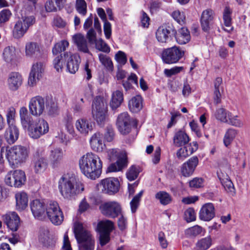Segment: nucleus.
<instances>
[{
	"label": "nucleus",
	"instance_id": "dca6fc26",
	"mask_svg": "<svg viewBox=\"0 0 250 250\" xmlns=\"http://www.w3.org/2000/svg\"><path fill=\"white\" fill-rule=\"evenodd\" d=\"M42 52L41 45L36 42H28L25 44V53L27 57L39 58L42 56Z\"/></svg>",
	"mask_w": 250,
	"mask_h": 250
},
{
	"label": "nucleus",
	"instance_id": "a878e982",
	"mask_svg": "<svg viewBox=\"0 0 250 250\" xmlns=\"http://www.w3.org/2000/svg\"><path fill=\"white\" fill-rule=\"evenodd\" d=\"M215 216L214 207L211 203L204 204L199 212V218L205 221L211 220Z\"/></svg>",
	"mask_w": 250,
	"mask_h": 250
},
{
	"label": "nucleus",
	"instance_id": "6ab92c4d",
	"mask_svg": "<svg viewBox=\"0 0 250 250\" xmlns=\"http://www.w3.org/2000/svg\"><path fill=\"white\" fill-rule=\"evenodd\" d=\"M90 146L93 150L101 152L105 148V146L104 142V135L100 132L93 134L90 139Z\"/></svg>",
	"mask_w": 250,
	"mask_h": 250
},
{
	"label": "nucleus",
	"instance_id": "1a4fd4ad",
	"mask_svg": "<svg viewBox=\"0 0 250 250\" xmlns=\"http://www.w3.org/2000/svg\"><path fill=\"white\" fill-rule=\"evenodd\" d=\"M185 54V51L181 47L174 46L164 49L162 54L163 62L167 64L177 62Z\"/></svg>",
	"mask_w": 250,
	"mask_h": 250
},
{
	"label": "nucleus",
	"instance_id": "e2e57ef3",
	"mask_svg": "<svg viewBox=\"0 0 250 250\" xmlns=\"http://www.w3.org/2000/svg\"><path fill=\"white\" fill-rule=\"evenodd\" d=\"M139 173L138 168L135 166H132L126 172L127 178L129 181H133L136 179Z\"/></svg>",
	"mask_w": 250,
	"mask_h": 250
},
{
	"label": "nucleus",
	"instance_id": "680f3d73",
	"mask_svg": "<svg viewBox=\"0 0 250 250\" xmlns=\"http://www.w3.org/2000/svg\"><path fill=\"white\" fill-rule=\"evenodd\" d=\"M227 124L237 127H241L243 125V123L238 118V116H232L230 113V117L228 119Z\"/></svg>",
	"mask_w": 250,
	"mask_h": 250
},
{
	"label": "nucleus",
	"instance_id": "393cba45",
	"mask_svg": "<svg viewBox=\"0 0 250 250\" xmlns=\"http://www.w3.org/2000/svg\"><path fill=\"white\" fill-rule=\"evenodd\" d=\"M213 12L210 9L204 10L201 17V24L202 30L206 32H208L211 26L213 19Z\"/></svg>",
	"mask_w": 250,
	"mask_h": 250
},
{
	"label": "nucleus",
	"instance_id": "39448f33",
	"mask_svg": "<svg viewBox=\"0 0 250 250\" xmlns=\"http://www.w3.org/2000/svg\"><path fill=\"white\" fill-rule=\"evenodd\" d=\"M35 22L36 19L34 16H22L15 22L13 26V37L17 39L22 38Z\"/></svg>",
	"mask_w": 250,
	"mask_h": 250
},
{
	"label": "nucleus",
	"instance_id": "4c0bfd02",
	"mask_svg": "<svg viewBox=\"0 0 250 250\" xmlns=\"http://www.w3.org/2000/svg\"><path fill=\"white\" fill-rule=\"evenodd\" d=\"M230 113L229 111L223 107H220L216 109L214 116L215 118L223 123H227L228 119L230 117Z\"/></svg>",
	"mask_w": 250,
	"mask_h": 250
},
{
	"label": "nucleus",
	"instance_id": "3c124183",
	"mask_svg": "<svg viewBox=\"0 0 250 250\" xmlns=\"http://www.w3.org/2000/svg\"><path fill=\"white\" fill-rule=\"evenodd\" d=\"M58 203L54 201H50L46 203L45 212L46 215L61 210Z\"/></svg>",
	"mask_w": 250,
	"mask_h": 250
},
{
	"label": "nucleus",
	"instance_id": "5fc2aeb1",
	"mask_svg": "<svg viewBox=\"0 0 250 250\" xmlns=\"http://www.w3.org/2000/svg\"><path fill=\"white\" fill-rule=\"evenodd\" d=\"M203 231V228L198 225L188 229L186 230V234L189 237H195L201 234Z\"/></svg>",
	"mask_w": 250,
	"mask_h": 250
},
{
	"label": "nucleus",
	"instance_id": "f704fd0d",
	"mask_svg": "<svg viewBox=\"0 0 250 250\" xmlns=\"http://www.w3.org/2000/svg\"><path fill=\"white\" fill-rule=\"evenodd\" d=\"M130 110L134 113L139 112L143 107L142 98L140 95L133 97L128 103Z\"/></svg>",
	"mask_w": 250,
	"mask_h": 250
},
{
	"label": "nucleus",
	"instance_id": "4468645a",
	"mask_svg": "<svg viewBox=\"0 0 250 250\" xmlns=\"http://www.w3.org/2000/svg\"><path fill=\"white\" fill-rule=\"evenodd\" d=\"M43 63L37 62L33 64L29 74L28 83L31 86H34L42 77L43 71Z\"/></svg>",
	"mask_w": 250,
	"mask_h": 250
},
{
	"label": "nucleus",
	"instance_id": "0e129e2a",
	"mask_svg": "<svg viewBox=\"0 0 250 250\" xmlns=\"http://www.w3.org/2000/svg\"><path fill=\"white\" fill-rule=\"evenodd\" d=\"M11 16V13L8 9H3L0 12V26H2L7 22Z\"/></svg>",
	"mask_w": 250,
	"mask_h": 250
},
{
	"label": "nucleus",
	"instance_id": "de8ad7c7",
	"mask_svg": "<svg viewBox=\"0 0 250 250\" xmlns=\"http://www.w3.org/2000/svg\"><path fill=\"white\" fill-rule=\"evenodd\" d=\"M69 46V42L66 40H62L56 43L52 48V53L54 55H58L62 51H64Z\"/></svg>",
	"mask_w": 250,
	"mask_h": 250
},
{
	"label": "nucleus",
	"instance_id": "9d476101",
	"mask_svg": "<svg viewBox=\"0 0 250 250\" xmlns=\"http://www.w3.org/2000/svg\"><path fill=\"white\" fill-rule=\"evenodd\" d=\"M30 115L35 117L42 115L45 109V103L44 99L40 96L32 98L29 103Z\"/></svg>",
	"mask_w": 250,
	"mask_h": 250
},
{
	"label": "nucleus",
	"instance_id": "4be33fe9",
	"mask_svg": "<svg viewBox=\"0 0 250 250\" xmlns=\"http://www.w3.org/2000/svg\"><path fill=\"white\" fill-rule=\"evenodd\" d=\"M39 239L40 242L47 248L53 247L56 243L55 238L50 234L49 230L46 228L40 229Z\"/></svg>",
	"mask_w": 250,
	"mask_h": 250
},
{
	"label": "nucleus",
	"instance_id": "423d86ee",
	"mask_svg": "<svg viewBox=\"0 0 250 250\" xmlns=\"http://www.w3.org/2000/svg\"><path fill=\"white\" fill-rule=\"evenodd\" d=\"M109 158L111 160L116 158L118 160L115 163L111 164L107 169L108 172H117L121 170L126 167L127 164V153L125 151H119L115 148L107 151Z\"/></svg>",
	"mask_w": 250,
	"mask_h": 250
},
{
	"label": "nucleus",
	"instance_id": "c756f323",
	"mask_svg": "<svg viewBox=\"0 0 250 250\" xmlns=\"http://www.w3.org/2000/svg\"><path fill=\"white\" fill-rule=\"evenodd\" d=\"M66 0H47L45 8L47 12H56L60 10L64 6Z\"/></svg>",
	"mask_w": 250,
	"mask_h": 250
},
{
	"label": "nucleus",
	"instance_id": "bb28decb",
	"mask_svg": "<svg viewBox=\"0 0 250 250\" xmlns=\"http://www.w3.org/2000/svg\"><path fill=\"white\" fill-rule=\"evenodd\" d=\"M22 83V78L21 75L18 72L11 73L7 79L9 88L12 91L18 90Z\"/></svg>",
	"mask_w": 250,
	"mask_h": 250
},
{
	"label": "nucleus",
	"instance_id": "2eb2a0df",
	"mask_svg": "<svg viewBox=\"0 0 250 250\" xmlns=\"http://www.w3.org/2000/svg\"><path fill=\"white\" fill-rule=\"evenodd\" d=\"M170 33L175 35L176 30L170 25H163L159 27L156 32L157 41L161 43L168 42L170 37Z\"/></svg>",
	"mask_w": 250,
	"mask_h": 250
},
{
	"label": "nucleus",
	"instance_id": "09e8293b",
	"mask_svg": "<svg viewBox=\"0 0 250 250\" xmlns=\"http://www.w3.org/2000/svg\"><path fill=\"white\" fill-rule=\"evenodd\" d=\"M155 198L160 201L161 204L166 205L171 201V196L167 192L160 191L155 194Z\"/></svg>",
	"mask_w": 250,
	"mask_h": 250
},
{
	"label": "nucleus",
	"instance_id": "6e6d98bb",
	"mask_svg": "<svg viewBox=\"0 0 250 250\" xmlns=\"http://www.w3.org/2000/svg\"><path fill=\"white\" fill-rule=\"evenodd\" d=\"M94 43L96 48L100 51L108 53L110 51L109 46L101 39L97 40Z\"/></svg>",
	"mask_w": 250,
	"mask_h": 250
},
{
	"label": "nucleus",
	"instance_id": "b1692460",
	"mask_svg": "<svg viewBox=\"0 0 250 250\" xmlns=\"http://www.w3.org/2000/svg\"><path fill=\"white\" fill-rule=\"evenodd\" d=\"M75 125L78 132L83 136L87 135L93 129L92 123L90 121L84 118L77 120L76 121Z\"/></svg>",
	"mask_w": 250,
	"mask_h": 250
},
{
	"label": "nucleus",
	"instance_id": "cd10ccee",
	"mask_svg": "<svg viewBox=\"0 0 250 250\" xmlns=\"http://www.w3.org/2000/svg\"><path fill=\"white\" fill-rule=\"evenodd\" d=\"M19 135V129L15 124L8 125L4 134L7 143L9 144H14L18 140Z\"/></svg>",
	"mask_w": 250,
	"mask_h": 250
},
{
	"label": "nucleus",
	"instance_id": "4d7b16f0",
	"mask_svg": "<svg viewBox=\"0 0 250 250\" xmlns=\"http://www.w3.org/2000/svg\"><path fill=\"white\" fill-rule=\"evenodd\" d=\"M16 111L15 108L11 106L8 108L6 114V121L8 125L15 124Z\"/></svg>",
	"mask_w": 250,
	"mask_h": 250
},
{
	"label": "nucleus",
	"instance_id": "72a5a7b5",
	"mask_svg": "<svg viewBox=\"0 0 250 250\" xmlns=\"http://www.w3.org/2000/svg\"><path fill=\"white\" fill-rule=\"evenodd\" d=\"M175 36L177 42L180 44H185L188 43L190 39L189 31L187 28L182 27Z\"/></svg>",
	"mask_w": 250,
	"mask_h": 250
},
{
	"label": "nucleus",
	"instance_id": "bf43d9fd",
	"mask_svg": "<svg viewBox=\"0 0 250 250\" xmlns=\"http://www.w3.org/2000/svg\"><path fill=\"white\" fill-rule=\"evenodd\" d=\"M79 250H94L95 246V240H91L88 239L86 242L78 243Z\"/></svg>",
	"mask_w": 250,
	"mask_h": 250
},
{
	"label": "nucleus",
	"instance_id": "c9c22d12",
	"mask_svg": "<svg viewBox=\"0 0 250 250\" xmlns=\"http://www.w3.org/2000/svg\"><path fill=\"white\" fill-rule=\"evenodd\" d=\"M124 100L123 94L120 90H116L112 93L110 105L112 109H115L120 106Z\"/></svg>",
	"mask_w": 250,
	"mask_h": 250
},
{
	"label": "nucleus",
	"instance_id": "58836bf2",
	"mask_svg": "<svg viewBox=\"0 0 250 250\" xmlns=\"http://www.w3.org/2000/svg\"><path fill=\"white\" fill-rule=\"evenodd\" d=\"M51 222L56 226L61 225L63 221L64 216L62 210L47 215Z\"/></svg>",
	"mask_w": 250,
	"mask_h": 250
},
{
	"label": "nucleus",
	"instance_id": "f8f14e48",
	"mask_svg": "<svg viewBox=\"0 0 250 250\" xmlns=\"http://www.w3.org/2000/svg\"><path fill=\"white\" fill-rule=\"evenodd\" d=\"M120 183L117 178L110 177L101 180L99 187L103 192L109 194L116 193L119 190Z\"/></svg>",
	"mask_w": 250,
	"mask_h": 250
},
{
	"label": "nucleus",
	"instance_id": "5701e85b",
	"mask_svg": "<svg viewBox=\"0 0 250 250\" xmlns=\"http://www.w3.org/2000/svg\"><path fill=\"white\" fill-rule=\"evenodd\" d=\"M45 206L46 204L39 199L34 200L31 202V210L35 218L41 219L44 215Z\"/></svg>",
	"mask_w": 250,
	"mask_h": 250
},
{
	"label": "nucleus",
	"instance_id": "052dcab7",
	"mask_svg": "<svg viewBox=\"0 0 250 250\" xmlns=\"http://www.w3.org/2000/svg\"><path fill=\"white\" fill-rule=\"evenodd\" d=\"M76 8L80 14L84 16L86 14V3L84 0H76Z\"/></svg>",
	"mask_w": 250,
	"mask_h": 250
},
{
	"label": "nucleus",
	"instance_id": "0eeeda50",
	"mask_svg": "<svg viewBox=\"0 0 250 250\" xmlns=\"http://www.w3.org/2000/svg\"><path fill=\"white\" fill-rule=\"evenodd\" d=\"M92 114L98 124L102 125L106 120L107 104L101 97H96L92 103Z\"/></svg>",
	"mask_w": 250,
	"mask_h": 250
},
{
	"label": "nucleus",
	"instance_id": "e433bc0d",
	"mask_svg": "<svg viewBox=\"0 0 250 250\" xmlns=\"http://www.w3.org/2000/svg\"><path fill=\"white\" fill-rule=\"evenodd\" d=\"M100 233H110L114 229L113 222L108 220L100 221L97 226Z\"/></svg>",
	"mask_w": 250,
	"mask_h": 250
},
{
	"label": "nucleus",
	"instance_id": "49530a36",
	"mask_svg": "<svg viewBox=\"0 0 250 250\" xmlns=\"http://www.w3.org/2000/svg\"><path fill=\"white\" fill-rule=\"evenodd\" d=\"M211 244L212 240L210 236L202 238L196 243V250H206L211 246Z\"/></svg>",
	"mask_w": 250,
	"mask_h": 250
},
{
	"label": "nucleus",
	"instance_id": "69168bd1",
	"mask_svg": "<svg viewBox=\"0 0 250 250\" xmlns=\"http://www.w3.org/2000/svg\"><path fill=\"white\" fill-rule=\"evenodd\" d=\"M173 18L180 24L183 25L185 23V16L183 12L176 10L172 13Z\"/></svg>",
	"mask_w": 250,
	"mask_h": 250
},
{
	"label": "nucleus",
	"instance_id": "f3484780",
	"mask_svg": "<svg viewBox=\"0 0 250 250\" xmlns=\"http://www.w3.org/2000/svg\"><path fill=\"white\" fill-rule=\"evenodd\" d=\"M199 163L197 156H193L184 163L181 167V172L184 177H189L192 175Z\"/></svg>",
	"mask_w": 250,
	"mask_h": 250
},
{
	"label": "nucleus",
	"instance_id": "473e14b6",
	"mask_svg": "<svg viewBox=\"0 0 250 250\" xmlns=\"http://www.w3.org/2000/svg\"><path fill=\"white\" fill-rule=\"evenodd\" d=\"M72 39L79 51L84 53H88L87 41L83 35L81 34H75L73 36Z\"/></svg>",
	"mask_w": 250,
	"mask_h": 250
},
{
	"label": "nucleus",
	"instance_id": "ddd939ff",
	"mask_svg": "<svg viewBox=\"0 0 250 250\" xmlns=\"http://www.w3.org/2000/svg\"><path fill=\"white\" fill-rule=\"evenodd\" d=\"M116 125L119 132L123 135H126L130 132L131 118L127 112H123L119 115Z\"/></svg>",
	"mask_w": 250,
	"mask_h": 250
},
{
	"label": "nucleus",
	"instance_id": "9b49d317",
	"mask_svg": "<svg viewBox=\"0 0 250 250\" xmlns=\"http://www.w3.org/2000/svg\"><path fill=\"white\" fill-rule=\"evenodd\" d=\"M100 208L103 214L111 218L117 217L122 212L121 205L115 201L104 203L100 206Z\"/></svg>",
	"mask_w": 250,
	"mask_h": 250
},
{
	"label": "nucleus",
	"instance_id": "864d4df0",
	"mask_svg": "<svg viewBox=\"0 0 250 250\" xmlns=\"http://www.w3.org/2000/svg\"><path fill=\"white\" fill-rule=\"evenodd\" d=\"M45 108L49 115L54 116L58 114V106L52 100L46 102L45 103Z\"/></svg>",
	"mask_w": 250,
	"mask_h": 250
},
{
	"label": "nucleus",
	"instance_id": "603ef678",
	"mask_svg": "<svg viewBox=\"0 0 250 250\" xmlns=\"http://www.w3.org/2000/svg\"><path fill=\"white\" fill-rule=\"evenodd\" d=\"M3 56L6 62H11L15 58V48L10 46L6 47L3 51Z\"/></svg>",
	"mask_w": 250,
	"mask_h": 250
},
{
	"label": "nucleus",
	"instance_id": "412c9836",
	"mask_svg": "<svg viewBox=\"0 0 250 250\" xmlns=\"http://www.w3.org/2000/svg\"><path fill=\"white\" fill-rule=\"evenodd\" d=\"M64 58L69 57L67 62V69L72 74H74L79 69L80 58L76 54H71L70 52H65L63 54Z\"/></svg>",
	"mask_w": 250,
	"mask_h": 250
},
{
	"label": "nucleus",
	"instance_id": "2f4dec72",
	"mask_svg": "<svg viewBox=\"0 0 250 250\" xmlns=\"http://www.w3.org/2000/svg\"><path fill=\"white\" fill-rule=\"evenodd\" d=\"M17 209L20 211L26 208L28 205V196L24 192H19L15 194Z\"/></svg>",
	"mask_w": 250,
	"mask_h": 250
},
{
	"label": "nucleus",
	"instance_id": "13d9d810",
	"mask_svg": "<svg viewBox=\"0 0 250 250\" xmlns=\"http://www.w3.org/2000/svg\"><path fill=\"white\" fill-rule=\"evenodd\" d=\"M143 191H141L138 194L135 196L130 202V207L132 213L136 212L139 205L140 199L143 195Z\"/></svg>",
	"mask_w": 250,
	"mask_h": 250
},
{
	"label": "nucleus",
	"instance_id": "8fccbe9b",
	"mask_svg": "<svg viewBox=\"0 0 250 250\" xmlns=\"http://www.w3.org/2000/svg\"><path fill=\"white\" fill-rule=\"evenodd\" d=\"M99 59L101 63L109 70L112 71L113 65L111 59L106 55L100 53L99 54Z\"/></svg>",
	"mask_w": 250,
	"mask_h": 250
},
{
	"label": "nucleus",
	"instance_id": "a18cd8bd",
	"mask_svg": "<svg viewBox=\"0 0 250 250\" xmlns=\"http://www.w3.org/2000/svg\"><path fill=\"white\" fill-rule=\"evenodd\" d=\"M133 84L136 85L138 84L137 77L134 73L131 74L126 80L122 81V85L126 91L132 88Z\"/></svg>",
	"mask_w": 250,
	"mask_h": 250
},
{
	"label": "nucleus",
	"instance_id": "6e6552de",
	"mask_svg": "<svg viewBox=\"0 0 250 250\" xmlns=\"http://www.w3.org/2000/svg\"><path fill=\"white\" fill-rule=\"evenodd\" d=\"M26 177L24 171L21 169L11 170L5 175V184L9 187L20 188L26 182Z\"/></svg>",
	"mask_w": 250,
	"mask_h": 250
},
{
	"label": "nucleus",
	"instance_id": "79ce46f5",
	"mask_svg": "<svg viewBox=\"0 0 250 250\" xmlns=\"http://www.w3.org/2000/svg\"><path fill=\"white\" fill-rule=\"evenodd\" d=\"M217 175L225 190L231 195H234L235 194V188L232 182L228 178L224 179L222 178L218 171L217 172Z\"/></svg>",
	"mask_w": 250,
	"mask_h": 250
},
{
	"label": "nucleus",
	"instance_id": "338daca9",
	"mask_svg": "<svg viewBox=\"0 0 250 250\" xmlns=\"http://www.w3.org/2000/svg\"><path fill=\"white\" fill-rule=\"evenodd\" d=\"M184 219L187 222H191L195 220L196 216L194 210L192 208L186 209L184 213Z\"/></svg>",
	"mask_w": 250,
	"mask_h": 250
},
{
	"label": "nucleus",
	"instance_id": "a211bd4d",
	"mask_svg": "<svg viewBox=\"0 0 250 250\" xmlns=\"http://www.w3.org/2000/svg\"><path fill=\"white\" fill-rule=\"evenodd\" d=\"M74 233L78 243L86 242L88 239L94 240V237L87 230H86L81 223L75 224L74 227Z\"/></svg>",
	"mask_w": 250,
	"mask_h": 250
},
{
	"label": "nucleus",
	"instance_id": "ea45409f",
	"mask_svg": "<svg viewBox=\"0 0 250 250\" xmlns=\"http://www.w3.org/2000/svg\"><path fill=\"white\" fill-rule=\"evenodd\" d=\"M51 222L56 226L61 225L63 221L64 216L62 210L47 215Z\"/></svg>",
	"mask_w": 250,
	"mask_h": 250
},
{
	"label": "nucleus",
	"instance_id": "20e7f679",
	"mask_svg": "<svg viewBox=\"0 0 250 250\" xmlns=\"http://www.w3.org/2000/svg\"><path fill=\"white\" fill-rule=\"evenodd\" d=\"M29 149L21 145H15L6 150V158L12 166L25 162L28 157Z\"/></svg>",
	"mask_w": 250,
	"mask_h": 250
},
{
	"label": "nucleus",
	"instance_id": "37998d69",
	"mask_svg": "<svg viewBox=\"0 0 250 250\" xmlns=\"http://www.w3.org/2000/svg\"><path fill=\"white\" fill-rule=\"evenodd\" d=\"M231 13V12L229 7H226L225 8L224 14H223V19H224V24L227 27V28H224V30L228 32H230L233 29V28L231 26V18L230 17Z\"/></svg>",
	"mask_w": 250,
	"mask_h": 250
},
{
	"label": "nucleus",
	"instance_id": "c03bdc74",
	"mask_svg": "<svg viewBox=\"0 0 250 250\" xmlns=\"http://www.w3.org/2000/svg\"><path fill=\"white\" fill-rule=\"evenodd\" d=\"M47 163L42 157L38 158L34 163V169L36 173H41L43 172L46 169Z\"/></svg>",
	"mask_w": 250,
	"mask_h": 250
},
{
	"label": "nucleus",
	"instance_id": "7c9ffc66",
	"mask_svg": "<svg viewBox=\"0 0 250 250\" xmlns=\"http://www.w3.org/2000/svg\"><path fill=\"white\" fill-rule=\"evenodd\" d=\"M173 140L174 145L180 147L187 144L189 141V138L185 131L179 130L175 134Z\"/></svg>",
	"mask_w": 250,
	"mask_h": 250
},
{
	"label": "nucleus",
	"instance_id": "f257e3e1",
	"mask_svg": "<svg viewBox=\"0 0 250 250\" xmlns=\"http://www.w3.org/2000/svg\"><path fill=\"white\" fill-rule=\"evenodd\" d=\"M19 115L22 127L27 131L30 137L38 139L48 132L49 127L47 122L43 118L34 119L29 114L26 107L20 108Z\"/></svg>",
	"mask_w": 250,
	"mask_h": 250
},
{
	"label": "nucleus",
	"instance_id": "f03ea898",
	"mask_svg": "<svg viewBox=\"0 0 250 250\" xmlns=\"http://www.w3.org/2000/svg\"><path fill=\"white\" fill-rule=\"evenodd\" d=\"M81 172L87 178L95 180L99 178L102 171L103 163L97 154L88 152L79 161Z\"/></svg>",
	"mask_w": 250,
	"mask_h": 250
},
{
	"label": "nucleus",
	"instance_id": "7ed1b4c3",
	"mask_svg": "<svg viewBox=\"0 0 250 250\" xmlns=\"http://www.w3.org/2000/svg\"><path fill=\"white\" fill-rule=\"evenodd\" d=\"M58 188L61 195L66 199H71L84 189L83 185L77 182L73 175H63L58 182Z\"/></svg>",
	"mask_w": 250,
	"mask_h": 250
},
{
	"label": "nucleus",
	"instance_id": "c85d7f7f",
	"mask_svg": "<svg viewBox=\"0 0 250 250\" xmlns=\"http://www.w3.org/2000/svg\"><path fill=\"white\" fill-rule=\"evenodd\" d=\"M63 152L61 148H54L50 150L49 159L53 167H57L62 163Z\"/></svg>",
	"mask_w": 250,
	"mask_h": 250
},
{
	"label": "nucleus",
	"instance_id": "aec40b11",
	"mask_svg": "<svg viewBox=\"0 0 250 250\" xmlns=\"http://www.w3.org/2000/svg\"><path fill=\"white\" fill-rule=\"evenodd\" d=\"M4 222L12 231H17L20 224V217L15 212H9L3 216Z\"/></svg>",
	"mask_w": 250,
	"mask_h": 250
},
{
	"label": "nucleus",
	"instance_id": "a19ab883",
	"mask_svg": "<svg viewBox=\"0 0 250 250\" xmlns=\"http://www.w3.org/2000/svg\"><path fill=\"white\" fill-rule=\"evenodd\" d=\"M238 131L233 128L227 130L224 137L223 142L225 146L228 147L229 146L237 135Z\"/></svg>",
	"mask_w": 250,
	"mask_h": 250
},
{
	"label": "nucleus",
	"instance_id": "774afa93",
	"mask_svg": "<svg viewBox=\"0 0 250 250\" xmlns=\"http://www.w3.org/2000/svg\"><path fill=\"white\" fill-rule=\"evenodd\" d=\"M184 147L188 155L189 156L197 150L198 145L196 142H192L189 144L188 143Z\"/></svg>",
	"mask_w": 250,
	"mask_h": 250
}]
</instances>
